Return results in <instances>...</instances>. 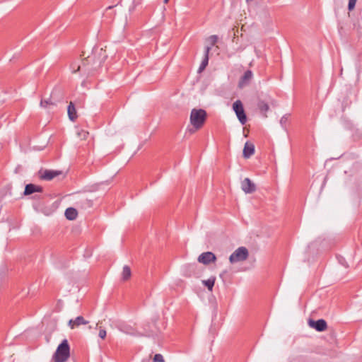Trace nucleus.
<instances>
[{"mask_svg":"<svg viewBox=\"0 0 362 362\" xmlns=\"http://www.w3.org/2000/svg\"><path fill=\"white\" fill-rule=\"evenodd\" d=\"M206 112L203 109H192L190 114V123L195 129H201L206 119Z\"/></svg>","mask_w":362,"mask_h":362,"instance_id":"1","label":"nucleus"},{"mask_svg":"<svg viewBox=\"0 0 362 362\" xmlns=\"http://www.w3.org/2000/svg\"><path fill=\"white\" fill-rule=\"evenodd\" d=\"M70 356V347L67 339H64L57 346L53 356L54 362H66Z\"/></svg>","mask_w":362,"mask_h":362,"instance_id":"2","label":"nucleus"},{"mask_svg":"<svg viewBox=\"0 0 362 362\" xmlns=\"http://www.w3.org/2000/svg\"><path fill=\"white\" fill-rule=\"evenodd\" d=\"M248 255L247 249L245 247H240L230 255L229 261L231 264L242 262L247 259Z\"/></svg>","mask_w":362,"mask_h":362,"instance_id":"3","label":"nucleus"},{"mask_svg":"<svg viewBox=\"0 0 362 362\" xmlns=\"http://www.w3.org/2000/svg\"><path fill=\"white\" fill-rule=\"evenodd\" d=\"M233 109L235 112L240 122L243 125L247 122V116L244 110L243 105L240 100L235 101L233 104Z\"/></svg>","mask_w":362,"mask_h":362,"instance_id":"4","label":"nucleus"},{"mask_svg":"<svg viewBox=\"0 0 362 362\" xmlns=\"http://www.w3.org/2000/svg\"><path fill=\"white\" fill-rule=\"evenodd\" d=\"M197 260L199 263L208 265L211 262H215L216 257L212 252H205L198 257Z\"/></svg>","mask_w":362,"mask_h":362,"instance_id":"5","label":"nucleus"},{"mask_svg":"<svg viewBox=\"0 0 362 362\" xmlns=\"http://www.w3.org/2000/svg\"><path fill=\"white\" fill-rule=\"evenodd\" d=\"M62 173L60 170H45L44 171H40V177L41 180H52L55 177L61 175Z\"/></svg>","mask_w":362,"mask_h":362,"instance_id":"6","label":"nucleus"},{"mask_svg":"<svg viewBox=\"0 0 362 362\" xmlns=\"http://www.w3.org/2000/svg\"><path fill=\"white\" fill-rule=\"evenodd\" d=\"M308 324L310 327L314 328L318 332H323L327 327V322L323 319H320L317 320H310Z\"/></svg>","mask_w":362,"mask_h":362,"instance_id":"7","label":"nucleus"},{"mask_svg":"<svg viewBox=\"0 0 362 362\" xmlns=\"http://www.w3.org/2000/svg\"><path fill=\"white\" fill-rule=\"evenodd\" d=\"M241 188L247 194L253 193L256 190L255 185L247 177L242 181Z\"/></svg>","mask_w":362,"mask_h":362,"instance_id":"8","label":"nucleus"},{"mask_svg":"<svg viewBox=\"0 0 362 362\" xmlns=\"http://www.w3.org/2000/svg\"><path fill=\"white\" fill-rule=\"evenodd\" d=\"M93 59V56H88L86 59H85L82 61V65H77L76 69H75L76 64H73L71 65V67L73 69V72L76 73L77 71H79L81 68L84 69L85 71H89L90 69L86 68V66L88 64H89L90 62H92Z\"/></svg>","mask_w":362,"mask_h":362,"instance_id":"9","label":"nucleus"},{"mask_svg":"<svg viewBox=\"0 0 362 362\" xmlns=\"http://www.w3.org/2000/svg\"><path fill=\"white\" fill-rule=\"evenodd\" d=\"M211 51V47H205L204 56L199 67L198 71L200 73L203 71L209 64V52Z\"/></svg>","mask_w":362,"mask_h":362,"instance_id":"10","label":"nucleus"},{"mask_svg":"<svg viewBox=\"0 0 362 362\" xmlns=\"http://www.w3.org/2000/svg\"><path fill=\"white\" fill-rule=\"evenodd\" d=\"M88 323V321L86 320L83 317L78 316L76 319H71L69 321V326L71 329H74L81 325H87Z\"/></svg>","mask_w":362,"mask_h":362,"instance_id":"11","label":"nucleus"},{"mask_svg":"<svg viewBox=\"0 0 362 362\" xmlns=\"http://www.w3.org/2000/svg\"><path fill=\"white\" fill-rule=\"evenodd\" d=\"M42 187L41 186L35 185L33 184H28L25 185L24 194L30 195L34 192H42Z\"/></svg>","mask_w":362,"mask_h":362,"instance_id":"12","label":"nucleus"},{"mask_svg":"<svg viewBox=\"0 0 362 362\" xmlns=\"http://www.w3.org/2000/svg\"><path fill=\"white\" fill-rule=\"evenodd\" d=\"M67 112L69 119L72 122H75L78 117V115L74 103H69L67 108Z\"/></svg>","mask_w":362,"mask_h":362,"instance_id":"13","label":"nucleus"},{"mask_svg":"<svg viewBox=\"0 0 362 362\" xmlns=\"http://www.w3.org/2000/svg\"><path fill=\"white\" fill-rule=\"evenodd\" d=\"M255 153V146L252 144L246 143L243 149V156L249 158Z\"/></svg>","mask_w":362,"mask_h":362,"instance_id":"14","label":"nucleus"},{"mask_svg":"<svg viewBox=\"0 0 362 362\" xmlns=\"http://www.w3.org/2000/svg\"><path fill=\"white\" fill-rule=\"evenodd\" d=\"M216 278L215 276H210L206 280H202V283L204 286H205L209 291H213V288L214 286V284L216 282Z\"/></svg>","mask_w":362,"mask_h":362,"instance_id":"15","label":"nucleus"},{"mask_svg":"<svg viewBox=\"0 0 362 362\" xmlns=\"http://www.w3.org/2000/svg\"><path fill=\"white\" fill-rule=\"evenodd\" d=\"M78 212L76 209L69 207L65 211V216L68 220L72 221L76 218Z\"/></svg>","mask_w":362,"mask_h":362,"instance_id":"16","label":"nucleus"},{"mask_svg":"<svg viewBox=\"0 0 362 362\" xmlns=\"http://www.w3.org/2000/svg\"><path fill=\"white\" fill-rule=\"evenodd\" d=\"M257 107L259 111L264 115V116L267 117V112L269 110V106L267 103L264 100H259L257 103Z\"/></svg>","mask_w":362,"mask_h":362,"instance_id":"17","label":"nucleus"},{"mask_svg":"<svg viewBox=\"0 0 362 362\" xmlns=\"http://www.w3.org/2000/svg\"><path fill=\"white\" fill-rule=\"evenodd\" d=\"M252 78V72L250 70L246 71L240 79V84L247 83Z\"/></svg>","mask_w":362,"mask_h":362,"instance_id":"18","label":"nucleus"},{"mask_svg":"<svg viewBox=\"0 0 362 362\" xmlns=\"http://www.w3.org/2000/svg\"><path fill=\"white\" fill-rule=\"evenodd\" d=\"M132 275L131 269L129 266L125 265L123 267L122 273V278L123 281L128 280Z\"/></svg>","mask_w":362,"mask_h":362,"instance_id":"19","label":"nucleus"},{"mask_svg":"<svg viewBox=\"0 0 362 362\" xmlns=\"http://www.w3.org/2000/svg\"><path fill=\"white\" fill-rule=\"evenodd\" d=\"M54 105H55V103L51 99H42L40 101V106L43 108H49Z\"/></svg>","mask_w":362,"mask_h":362,"instance_id":"20","label":"nucleus"},{"mask_svg":"<svg viewBox=\"0 0 362 362\" xmlns=\"http://www.w3.org/2000/svg\"><path fill=\"white\" fill-rule=\"evenodd\" d=\"M209 40L210 41V45L209 47H211V48L214 46L217 41H218V36L216 35H211L209 37Z\"/></svg>","mask_w":362,"mask_h":362,"instance_id":"21","label":"nucleus"},{"mask_svg":"<svg viewBox=\"0 0 362 362\" xmlns=\"http://www.w3.org/2000/svg\"><path fill=\"white\" fill-rule=\"evenodd\" d=\"M153 361V362H165L163 356L160 354H155Z\"/></svg>","mask_w":362,"mask_h":362,"instance_id":"22","label":"nucleus"},{"mask_svg":"<svg viewBox=\"0 0 362 362\" xmlns=\"http://www.w3.org/2000/svg\"><path fill=\"white\" fill-rule=\"evenodd\" d=\"M356 1H357V0H349V1L348 9L349 11H351L354 8Z\"/></svg>","mask_w":362,"mask_h":362,"instance_id":"23","label":"nucleus"},{"mask_svg":"<svg viewBox=\"0 0 362 362\" xmlns=\"http://www.w3.org/2000/svg\"><path fill=\"white\" fill-rule=\"evenodd\" d=\"M194 269H195L194 264H188L185 267V272H186L187 270L194 271Z\"/></svg>","mask_w":362,"mask_h":362,"instance_id":"24","label":"nucleus"},{"mask_svg":"<svg viewBox=\"0 0 362 362\" xmlns=\"http://www.w3.org/2000/svg\"><path fill=\"white\" fill-rule=\"evenodd\" d=\"M98 336L101 339H105V337H106V331L105 329H100Z\"/></svg>","mask_w":362,"mask_h":362,"instance_id":"25","label":"nucleus"},{"mask_svg":"<svg viewBox=\"0 0 362 362\" xmlns=\"http://www.w3.org/2000/svg\"><path fill=\"white\" fill-rule=\"evenodd\" d=\"M82 134H83V139H86V136L88 134V133L87 132H85V131H83Z\"/></svg>","mask_w":362,"mask_h":362,"instance_id":"26","label":"nucleus"},{"mask_svg":"<svg viewBox=\"0 0 362 362\" xmlns=\"http://www.w3.org/2000/svg\"><path fill=\"white\" fill-rule=\"evenodd\" d=\"M286 121V118H285V117H282V118L281 119V121H280V122H281V124H283V123H284V122H285Z\"/></svg>","mask_w":362,"mask_h":362,"instance_id":"27","label":"nucleus"},{"mask_svg":"<svg viewBox=\"0 0 362 362\" xmlns=\"http://www.w3.org/2000/svg\"><path fill=\"white\" fill-rule=\"evenodd\" d=\"M168 1H169V0H164V1H163V2H164L165 4H167V3L168 2Z\"/></svg>","mask_w":362,"mask_h":362,"instance_id":"28","label":"nucleus"},{"mask_svg":"<svg viewBox=\"0 0 362 362\" xmlns=\"http://www.w3.org/2000/svg\"><path fill=\"white\" fill-rule=\"evenodd\" d=\"M185 276H190L191 275H190L189 274H185Z\"/></svg>","mask_w":362,"mask_h":362,"instance_id":"29","label":"nucleus"},{"mask_svg":"<svg viewBox=\"0 0 362 362\" xmlns=\"http://www.w3.org/2000/svg\"><path fill=\"white\" fill-rule=\"evenodd\" d=\"M100 64H101V62H100L98 63V66H100Z\"/></svg>","mask_w":362,"mask_h":362,"instance_id":"30","label":"nucleus"}]
</instances>
